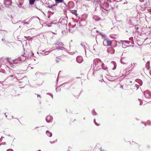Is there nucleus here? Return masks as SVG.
<instances>
[{
  "label": "nucleus",
  "instance_id": "obj_36",
  "mask_svg": "<svg viewBox=\"0 0 151 151\" xmlns=\"http://www.w3.org/2000/svg\"><path fill=\"white\" fill-rule=\"evenodd\" d=\"M68 25L70 28V27L72 25L70 23H68Z\"/></svg>",
  "mask_w": 151,
  "mask_h": 151
},
{
  "label": "nucleus",
  "instance_id": "obj_47",
  "mask_svg": "<svg viewBox=\"0 0 151 151\" xmlns=\"http://www.w3.org/2000/svg\"><path fill=\"white\" fill-rule=\"evenodd\" d=\"M129 82H130L131 83H132V81H129Z\"/></svg>",
  "mask_w": 151,
  "mask_h": 151
},
{
  "label": "nucleus",
  "instance_id": "obj_21",
  "mask_svg": "<svg viewBox=\"0 0 151 151\" xmlns=\"http://www.w3.org/2000/svg\"><path fill=\"white\" fill-rule=\"evenodd\" d=\"M0 72L2 73H6L5 71L3 69H1L0 70Z\"/></svg>",
  "mask_w": 151,
  "mask_h": 151
},
{
  "label": "nucleus",
  "instance_id": "obj_20",
  "mask_svg": "<svg viewBox=\"0 0 151 151\" xmlns=\"http://www.w3.org/2000/svg\"><path fill=\"white\" fill-rule=\"evenodd\" d=\"M102 67L103 69L105 70L107 68H106L105 65L104 63L102 64Z\"/></svg>",
  "mask_w": 151,
  "mask_h": 151
},
{
  "label": "nucleus",
  "instance_id": "obj_29",
  "mask_svg": "<svg viewBox=\"0 0 151 151\" xmlns=\"http://www.w3.org/2000/svg\"><path fill=\"white\" fill-rule=\"evenodd\" d=\"M3 138H4V137H1L0 139V142H1L2 141V140Z\"/></svg>",
  "mask_w": 151,
  "mask_h": 151
},
{
  "label": "nucleus",
  "instance_id": "obj_45",
  "mask_svg": "<svg viewBox=\"0 0 151 151\" xmlns=\"http://www.w3.org/2000/svg\"><path fill=\"white\" fill-rule=\"evenodd\" d=\"M37 96L38 97L40 96L38 94L37 95Z\"/></svg>",
  "mask_w": 151,
  "mask_h": 151
},
{
  "label": "nucleus",
  "instance_id": "obj_41",
  "mask_svg": "<svg viewBox=\"0 0 151 151\" xmlns=\"http://www.w3.org/2000/svg\"><path fill=\"white\" fill-rule=\"evenodd\" d=\"M48 18H50V14H49V15L48 16Z\"/></svg>",
  "mask_w": 151,
  "mask_h": 151
},
{
  "label": "nucleus",
  "instance_id": "obj_54",
  "mask_svg": "<svg viewBox=\"0 0 151 151\" xmlns=\"http://www.w3.org/2000/svg\"><path fill=\"white\" fill-rule=\"evenodd\" d=\"M131 67L130 66V67L129 68H129Z\"/></svg>",
  "mask_w": 151,
  "mask_h": 151
},
{
  "label": "nucleus",
  "instance_id": "obj_53",
  "mask_svg": "<svg viewBox=\"0 0 151 151\" xmlns=\"http://www.w3.org/2000/svg\"><path fill=\"white\" fill-rule=\"evenodd\" d=\"M12 117L13 118V116H12Z\"/></svg>",
  "mask_w": 151,
  "mask_h": 151
},
{
  "label": "nucleus",
  "instance_id": "obj_32",
  "mask_svg": "<svg viewBox=\"0 0 151 151\" xmlns=\"http://www.w3.org/2000/svg\"><path fill=\"white\" fill-rule=\"evenodd\" d=\"M101 35L104 37H106V35L105 34H104L102 33V34H101Z\"/></svg>",
  "mask_w": 151,
  "mask_h": 151
},
{
  "label": "nucleus",
  "instance_id": "obj_9",
  "mask_svg": "<svg viewBox=\"0 0 151 151\" xmlns=\"http://www.w3.org/2000/svg\"><path fill=\"white\" fill-rule=\"evenodd\" d=\"M76 61L79 63H81L83 61V57L81 56H78L76 58Z\"/></svg>",
  "mask_w": 151,
  "mask_h": 151
},
{
  "label": "nucleus",
  "instance_id": "obj_17",
  "mask_svg": "<svg viewBox=\"0 0 151 151\" xmlns=\"http://www.w3.org/2000/svg\"><path fill=\"white\" fill-rule=\"evenodd\" d=\"M71 13L77 16L78 14H77V11L75 10H73L71 11Z\"/></svg>",
  "mask_w": 151,
  "mask_h": 151
},
{
  "label": "nucleus",
  "instance_id": "obj_16",
  "mask_svg": "<svg viewBox=\"0 0 151 151\" xmlns=\"http://www.w3.org/2000/svg\"><path fill=\"white\" fill-rule=\"evenodd\" d=\"M7 63L10 66V67L13 68L14 67V65L13 64V63H12L11 62L8 61L7 62Z\"/></svg>",
  "mask_w": 151,
  "mask_h": 151
},
{
  "label": "nucleus",
  "instance_id": "obj_26",
  "mask_svg": "<svg viewBox=\"0 0 151 151\" xmlns=\"http://www.w3.org/2000/svg\"><path fill=\"white\" fill-rule=\"evenodd\" d=\"M22 23H23V25H24L25 24H29V23H28L27 22H21Z\"/></svg>",
  "mask_w": 151,
  "mask_h": 151
},
{
  "label": "nucleus",
  "instance_id": "obj_11",
  "mask_svg": "<svg viewBox=\"0 0 151 151\" xmlns=\"http://www.w3.org/2000/svg\"><path fill=\"white\" fill-rule=\"evenodd\" d=\"M107 51L111 54H114L115 52L114 50L111 47H109L107 49Z\"/></svg>",
  "mask_w": 151,
  "mask_h": 151
},
{
  "label": "nucleus",
  "instance_id": "obj_27",
  "mask_svg": "<svg viewBox=\"0 0 151 151\" xmlns=\"http://www.w3.org/2000/svg\"><path fill=\"white\" fill-rule=\"evenodd\" d=\"M139 102H140L139 105H141L142 104V101L141 100H140V99H139Z\"/></svg>",
  "mask_w": 151,
  "mask_h": 151
},
{
  "label": "nucleus",
  "instance_id": "obj_35",
  "mask_svg": "<svg viewBox=\"0 0 151 151\" xmlns=\"http://www.w3.org/2000/svg\"><path fill=\"white\" fill-rule=\"evenodd\" d=\"M63 48H64L63 47H62L60 48H57V49H58V50H59V49L62 50L63 49Z\"/></svg>",
  "mask_w": 151,
  "mask_h": 151
},
{
  "label": "nucleus",
  "instance_id": "obj_10",
  "mask_svg": "<svg viewBox=\"0 0 151 151\" xmlns=\"http://www.w3.org/2000/svg\"><path fill=\"white\" fill-rule=\"evenodd\" d=\"M52 119V116L50 115H48L46 117V120L47 122H51Z\"/></svg>",
  "mask_w": 151,
  "mask_h": 151
},
{
  "label": "nucleus",
  "instance_id": "obj_49",
  "mask_svg": "<svg viewBox=\"0 0 151 151\" xmlns=\"http://www.w3.org/2000/svg\"><path fill=\"white\" fill-rule=\"evenodd\" d=\"M20 22V21H19V22ZM18 23V22H17V23Z\"/></svg>",
  "mask_w": 151,
  "mask_h": 151
},
{
  "label": "nucleus",
  "instance_id": "obj_15",
  "mask_svg": "<svg viewBox=\"0 0 151 151\" xmlns=\"http://www.w3.org/2000/svg\"><path fill=\"white\" fill-rule=\"evenodd\" d=\"M76 30V29L75 28H73V29L71 28H69V30L70 32L72 33L73 32Z\"/></svg>",
  "mask_w": 151,
  "mask_h": 151
},
{
  "label": "nucleus",
  "instance_id": "obj_31",
  "mask_svg": "<svg viewBox=\"0 0 151 151\" xmlns=\"http://www.w3.org/2000/svg\"><path fill=\"white\" fill-rule=\"evenodd\" d=\"M35 7L37 9L39 10H40V7H38L37 6H35Z\"/></svg>",
  "mask_w": 151,
  "mask_h": 151
},
{
  "label": "nucleus",
  "instance_id": "obj_24",
  "mask_svg": "<svg viewBox=\"0 0 151 151\" xmlns=\"http://www.w3.org/2000/svg\"><path fill=\"white\" fill-rule=\"evenodd\" d=\"M93 122H94V123L97 126H99V124L96 122V120L95 119H94V120H93Z\"/></svg>",
  "mask_w": 151,
  "mask_h": 151
},
{
  "label": "nucleus",
  "instance_id": "obj_55",
  "mask_svg": "<svg viewBox=\"0 0 151 151\" xmlns=\"http://www.w3.org/2000/svg\"><path fill=\"white\" fill-rule=\"evenodd\" d=\"M39 151H40V150H39Z\"/></svg>",
  "mask_w": 151,
  "mask_h": 151
},
{
  "label": "nucleus",
  "instance_id": "obj_25",
  "mask_svg": "<svg viewBox=\"0 0 151 151\" xmlns=\"http://www.w3.org/2000/svg\"><path fill=\"white\" fill-rule=\"evenodd\" d=\"M131 67H132V66H133L132 67V69H133L134 67V65H135V63H134L133 64L132 63L131 64Z\"/></svg>",
  "mask_w": 151,
  "mask_h": 151
},
{
  "label": "nucleus",
  "instance_id": "obj_12",
  "mask_svg": "<svg viewBox=\"0 0 151 151\" xmlns=\"http://www.w3.org/2000/svg\"><path fill=\"white\" fill-rule=\"evenodd\" d=\"M55 46H61L63 45V44L62 42H57L55 44Z\"/></svg>",
  "mask_w": 151,
  "mask_h": 151
},
{
  "label": "nucleus",
  "instance_id": "obj_28",
  "mask_svg": "<svg viewBox=\"0 0 151 151\" xmlns=\"http://www.w3.org/2000/svg\"><path fill=\"white\" fill-rule=\"evenodd\" d=\"M92 114H93L94 115H96L97 114V113L94 111H93V112Z\"/></svg>",
  "mask_w": 151,
  "mask_h": 151
},
{
  "label": "nucleus",
  "instance_id": "obj_40",
  "mask_svg": "<svg viewBox=\"0 0 151 151\" xmlns=\"http://www.w3.org/2000/svg\"><path fill=\"white\" fill-rule=\"evenodd\" d=\"M55 61H56V62H59L58 60V59H56L55 60Z\"/></svg>",
  "mask_w": 151,
  "mask_h": 151
},
{
  "label": "nucleus",
  "instance_id": "obj_34",
  "mask_svg": "<svg viewBox=\"0 0 151 151\" xmlns=\"http://www.w3.org/2000/svg\"><path fill=\"white\" fill-rule=\"evenodd\" d=\"M56 141H54L53 142H50V143L51 144H53V143H55L56 142Z\"/></svg>",
  "mask_w": 151,
  "mask_h": 151
},
{
  "label": "nucleus",
  "instance_id": "obj_38",
  "mask_svg": "<svg viewBox=\"0 0 151 151\" xmlns=\"http://www.w3.org/2000/svg\"><path fill=\"white\" fill-rule=\"evenodd\" d=\"M50 96H51L52 97V98H53V95L52 94L50 93Z\"/></svg>",
  "mask_w": 151,
  "mask_h": 151
},
{
  "label": "nucleus",
  "instance_id": "obj_5",
  "mask_svg": "<svg viewBox=\"0 0 151 151\" xmlns=\"http://www.w3.org/2000/svg\"><path fill=\"white\" fill-rule=\"evenodd\" d=\"M144 94L146 99H151V92L148 91H146L144 92Z\"/></svg>",
  "mask_w": 151,
  "mask_h": 151
},
{
  "label": "nucleus",
  "instance_id": "obj_52",
  "mask_svg": "<svg viewBox=\"0 0 151 151\" xmlns=\"http://www.w3.org/2000/svg\"><path fill=\"white\" fill-rule=\"evenodd\" d=\"M126 3V2H125V3H124V4H125V3Z\"/></svg>",
  "mask_w": 151,
  "mask_h": 151
},
{
  "label": "nucleus",
  "instance_id": "obj_56",
  "mask_svg": "<svg viewBox=\"0 0 151 151\" xmlns=\"http://www.w3.org/2000/svg\"><path fill=\"white\" fill-rule=\"evenodd\" d=\"M68 151H69V150H68Z\"/></svg>",
  "mask_w": 151,
  "mask_h": 151
},
{
  "label": "nucleus",
  "instance_id": "obj_42",
  "mask_svg": "<svg viewBox=\"0 0 151 151\" xmlns=\"http://www.w3.org/2000/svg\"><path fill=\"white\" fill-rule=\"evenodd\" d=\"M13 76H14L13 75H11V76H9V77H13Z\"/></svg>",
  "mask_w": 151,
  "mask_h": 151
},
{
  "label": "nucleus",
  "instance_id": "obj_14",
  "mask_svg": "<svg viewBox=\"0 0 151 151\" xmlns=\"http://www.w3.org/2000/svg\"><path fill=\"white\" fill-rule=\"evenodd\" d=\"M46 133L47 135L49 137H50L52 136V133L48 130H47L46 131Z\"/></svg>",
  "mask_w": 151,
  "mask_h": 151
},
{
  "label": "nucleus",
  "instance_id": "obj_22",
  "mask_svg": "<svg viewBox=\"0 0 151 151\" xmlns=\"http://www.w3.org/2000/svg\"><path fill=\"white\" fill-rule=\"evenodd\" d=\"M50 51H46L45 52V53H47V54H45V53H42V55H47V54H49L50 53Z\"/></svg>",
  "mask_w": 151,
  "mask_h": 151
},
{
  "label": "nucleus",
  "instance_id": "obj_43",
  "mask_svg": "<svg viewBox=\"0 0 151 151\" xmlns=\"http://www.w3.org/2000/svg\"><path fill=\"white\" fill-rule=\"evenodd\" d=\"M121 63H122L123 64H125L126 63H123L122 62H121Z\"/></svg>",
  "mask_w": 151,
  "mask_h": 151
},
{
  "label": "nucleus",
  "instance_id": "obj_1",
  "mask_svg": "<svg viewBox=\"0 0 151 151\" xmlns=\"http://www.w3.org/2000/svg\"><path fill=\"white\" fill-rule=\"evenodd\" d=\"M103 1L102 0H99L98 1H97V2L99 3V5L104 10H102L104 12V11L106 12V13H105V14H106L108 13V11L109 9L111 7V6H110L107 2H104V4H102V1Z\"/></svg>",
  "mask_w": 151,
  "mask_h": 151
},
{
  "label": "nucleus",
  "instance_id": "obj_2",
  "mask_svg": "<svg viewBox=\"0 0 151 151\" xmlns=\"http://www.w3.org/2000/svg\"><path fill=\"white\" fill-rule=\"evenodd\" d=\"M81 45L84 48L86 57L89 56V54L91 53V52L88 49L89 47L88 44L86 42H83L81 43Z\"/></svg>",
  "mask_w": 151,
  "mask_h": 151
},
{
  "label": "nucleus",
  "instance_id": "obj_7",
  "mask_svg": "<svg viewBox=\"0 0 151 151\" xmlns=\"http://www.w3.org/2000/svg\"><path fill=\"white\" fill-rule=\"evenodd\" d=\"M101 63V61L99 59H96L94 60L93 61V64L95 65V67H98Z\"/></svg>",
  "mask_w": 151,
  "mask_h": 151
},
{
  "label": "nucleus",
  "instance_id": "obj_51",
  "mask_svg": "<svg viewBox=\"0 0 151 151\" xmlns=\"http://www.w3.org/2000/svg\"><path fill=\"white\" fill-rule=\"evenodd\" d=\"M48 27H50V25H48Z\"/></svg>",
  "mask_w": 151,
  "mask_h": 151
},
{
  "label": "nucleus",
  "instance_id": "obj_50",
  "mask_svg": "<svg viewBox=\"0 0 151 151\" xmlns=\"http://www.w3.org/2000/svg\"><path fill=\"white\" fill-rule=\"evenodd\" d=\"M4 40V39H2V40Z\"/></svg>",
  "mask_w": 151,
  "mask_h": 151
},
{
  "label": "nucleus",
  "instance_id": "obj_23",
  "mask_svg": "<svg viewBox=\"0 0 151 151\" xmlns=\"http://www.w3.org/2000/svg\"><path fill=\"white\" fill-rule=\"evenodd\" d=\"M76 24H74V25H72L70 27V28H73H73H74L76 29Z\"/></svg>",
  "mask_w": 151,
  "mask_h": 151
},
{
  "label": "nucleus",
  "instance_id": "obj_37",
  "mask_svg": "<svg viewBox=\"0 0 151 151\" xmlns=\"http://www.w3.org/2000/svg\"><path fill=\"white\" fill-rule=\"evenodd\" d=\"M135 85L137 87V90L138 88V86H139L138 85H136V84H135Z\"/></svg>",
  "mask_w": 151,
  "mask_h": 151
},
{
  "label": "nucleus",
  "instance_id": "obj_48",
  "mask_svg": "<svg viewBox=\"0 0 151 151\" xmlns=\"http://www.w3.org/2000/svg\"><path fill=\"white\" fill-rule=\"evenodd\" d=\"M53 33H54V34H57L56 33H54V32H53Z\"/></svg>",
  "mask_w": 151,
  "mask_h": 151
},
{
  "label": "nucleus",
  "instance_id": "obj_8",
  "mask_svg": "<svg viewBox=\"0 0 151 151\" xmlns=\"http://www.w3.org/2000/svg\"><path fill=\"white\" fill-rule=\"evenodd\" d=\"M110 68L113 70H115L116 67V62L114 61L111 62L110 64Z\"/></svg>",
  "mask_w": 151,
  "mask_h": 151
},
{
  "label": "nucleus",
  "instance_id": "obj_13",
  "mask_svg": "<svg viewBox=\"0 0 151 151\" xmlns=\"http://www.w3.org/2000/svg\"><path fill=\"white\" fill-rule=\"evenodd\" d=\"M93 18L95 21H99L100 20V18L97 16H94L93 17Z\"/></svg>",
  "mask_w": 151,
  "mask_h": 151
},
{
  "label": "nucleus",
  "instance_id": "obj_4",
  "mask_svg": "<svg viewBox=\"0 0 151 151\" xmlns=\"http://www.w3.org/2000/svg\"><path fill=\"white\" fill-rule=\"evenodd\" d=\"M26 59V57L23 55L19 57L18 58L15 59L13 61L14 64L19 63L20 61H24Z\"/></svg>",
  "mask_w": 151,
  "mask_h": 151
},
{
  "label": "nucleus",
  "instance_id": "obj_6",
  "mask_svg": "<svg viewBox=\"0 0 151 151\" xmlns=\"http://www.w3.org/2000/svg\"><path fill=\"white\" fill-rule=\"evenodd\" d=\"M12 4L11 0H4V4L6 7H9L11 6Z\"/></svg>",
  "mask_w": 151,
  "mask_h": 151
},
{
  "label": "nucleus",
  "instance_id": "obj_30",
  "mask_svg": "<svg viewBox=\"0 0 151 151\" xmlns=\"http://www.w3.org/2000/svg\"><path fill=\"white\" fill-rule=\"evenodd\" d=\"M54 6V5H50V6H48L49 8H51L52 7H53Z\"/></svg>",
  "mask_w": 151,
  "mask_h": 151
},
{
  "label": "nucleus",
  "instance_id": "obj_46",
  "mask_svg": "<svg viewBox=\"0 0 151 151\" xmlns=\"http://www.w3.org/2000/svg\"><path fill=\"white\" fill-rule=\"evenodd\" d=\"M6 114H5V116H6V117H7V115H6Z\"/></svg>",
  "mask_w": 151,
  "mask_h": 151
},
{
  "label": "nucleus",
  "instance_id": "obj_39",
  "mask_svg": "<svg viewBox=\"0 0 151 151\" xmlns=\"http://www.w3.org/2000/svg\"><path fill=\"white\" fill-rule=\"evenodd\" d=\"M139 1L141 2H143L144 1V0H139Z\"/></svg>",
  "mask_w": 151,
  "mask_h": 151
},
{
  "label": "nucleus",
  "instance_id": "obj_3",
  "mask_svg": "<svg viewBox=\"0 0 151 151\" xmlns=\"http://www.w3.org/2000/svg\"><path fill=\"white\" fill-rule=\"evenodd\" d=\"M103 45L105 46H111L113 40H111L108 38H103Z\"/></svg>",
  "mask_w": 151,
  "mask_h": 151
},
{
  "label": "nucleus",
  "instance_id": "obj_18",
  "mask_svg": "<svg viewBox=\"0 0 151 151\" xmlns=\"http://www.w3.org/2000/svg\"><path fill=\"white\" fill-rule=\"evenodd\" d=\"M57 3L63 2V0H55Z\"/></svg>",
  "mask_w": 151,
  "mask_h": 151
},
{
  "label": "nucleus",
  "instance_id": "obj_19",
  "mask_svg": "<svg viewBox=\"0 0 151 151\" xmlns=\"http://www.w3.org/2000/svg\"><path fill=\"white\" fill-rule=\"evenodd\" d=\"M35 0H30L29 3L30 4H34Z\"/></svg>",
  "mask_w": 151,
  "mask_h": 151
},
{
  "label": "nucleus",
  "instance_id": "obj_33",
  "mask_svg": "<svg viewBox=\"0 0 151 151\" xmlns=\"http://www.w3.org/2000/svg\"><path fill=\"white\" fill-rule=\"evenodd\" d=\"M6 151H13V150L12 149H9L6 150Z\"/></svg>",
  "mask_w": 151,
  "mask_h": 151
},
{
  "label": "nucleus",
  "instance_id": "obj_44",
  "mask_svg": "<svg viewBox=\"0 0 151 151\" xmlns=\"http://www.w3.org/2000/svg\"><path fill=\"white\" fill-rule=\"evenodd\" d=\"M100 150L101 151L102 150V148L101 147L100 149Z\"/></svg>",
  "mask_w": 151,
  "mask_h": 151
}]
</instances>
